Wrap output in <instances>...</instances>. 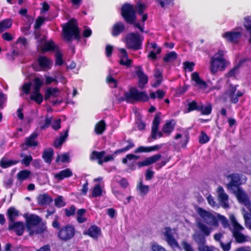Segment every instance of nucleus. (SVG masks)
Listing matches in <instances>:
<instances>
[{
  "label": "nucleus",
  "instance_id": "1",
  "mask_svg": "<svg viewBox=\"0 0 251 251\" xmlns=\"http://www.w3.org/2000/svg\"><path fill=\"white\" fill-rule=\"evenodd\" d=\"M146 8L145 4L139 2L135 7L132 5L126 3L122 8V15L126 22L133 24L136 28L143 32L144 22L148 18L147 14H143Z\"/></svg>",
  "mask_w": 251,
  "mask_h": 251
},
{
  "label": "nucleus",
  "instance_id": "2",
  "mask_svg": "<svg viewBox=\"0 0 251 251\" xmlns=\"http://www.w3.org/2000/svg\"><path fill=\"white\" fill-rule=\"evenodd\" d=\"M196 211L203 222L209 226L218 227L219 222H220L224 227L229 226L228 222L226 217L218 213L206 211L201 207L198 208Z\"/></svg>",
  "mask_w": 251,
  "mask_h": 251
},
{
  "label": "nucleus",
  "instance_id": "3",
  "mask_svg": "<svg viewBox=\"0 0 251 251\" xmlns=\"http://www.w3.org/2000/svg\"><path fill=\"white\" fill-rule=\"evenodd\" d=\"M226 51L219 49L211 57L210 60V71L212 74L218 72H223L229 64V61L225 57Z\"/></svg>",
  "mask_w": 251,
  "mask_h": 251
},
{
  "label": "nucleus",
  "instance_id": "4",
  "mask_svg": "<svg viewBox=\"0 0 251 251\" xmlns=\"http://www.w3.org/2000/svg\"><path fill=\"white\" fill-rule=\"evenodd\" d=\"M41 219L37 215H30L25 217V229L29 236L42 233L46 227L41 224Z\"/></svg>",
  "mask_w": 251,
  "mask_h": 251
},
{
  "label": "nucleus",
  "instance_id": "5",
  "mask_svg": "<svg viewBox=\"0 0 251 251\" xmlns=\"http://www.w3.org/2000/svg\"><path fill=\"white\" fill-rule=\"evenodd\" d=\"M63 36L66 41L71 42L73 39L79 40L80 32L77 23L75 19L70 20L63 25Z\"/></svg>",
  "mask_w": 251,
  "mask_h": 251
},
{
  "label": "nucleus",
  "instance_id": "6",
  "mask_svg": "<svg viewBox=\"0 0 251 251\" xmlns=\"http://www.w3.org/2000/svg\"><path fill=\"white\" fill-rule=\"evenodd\" d=\"M149 99V97L146 92H139L136 88H132L129 92L125 93L123 97L119 98V100L133 103L136 101H147Z\"/></svg>",
  "mask_w": 251,
  "mask_h": 251
},
{
  "label": "nucleus",
  "instance_id": "7",
  "mask_svg": "<svg viewBox=\"0 0 251 251\" xmlns=\"http://www.w3.org/2000/svg\"><path fill=\"white\" fill-rule=\"evenodd\" d=\"M229 218L233 226L232 232L236 241L240 243L250 241L251 238L249 236L244 235L241 233L244 229V227L237 222L235 216L231 214L230 215Z\"/></svg>",
  "mask_w": 251,
  "mask_h": 251
},
{
  "label": "nucleus",
  "instance_id": "8",
  "mask_svg": "<svg viewBox=\"0 0 251 251\" xmlns=\"http://www.w3.org/2000/svg\"><path fill=\"white\" fill-rule=\"evenodd\" d=\"M197 226L202 232L201 234L199 232H196L193 235L194 240L199 245H204L206 242L205 236H208L212 231V228L209 227L201 222H197Z\"/></svg>",
  "mask_w": 251,
  "mask_h": 251
},
{
  "label": "nucleus",
  "instance_id": "9",
  "mask_svg": "<svg viewBox=\"0 0 251 251\" xmlns=\"http://www.w3.org/2000/svg\"><path fill=\"white\" fill-rule=\"evenodd\" d=\"M243 29L242 27H237L231 31H226L222 34V37L227 42L238 43L243 35Z\"/></svg>",
  "mask_w": 251,
  "mask_h": 251
},
{
  "label": "nucleus",
  "instance_id": "10",
  "mask_svg": "<svg viewBox=\"0 0 251 251\" xmlns=\"http://www.w3.org/2000/svg\"><path fill=\"white\" fill-rule=\"evenodd\" d=\"M143 40L138 33L131 32L127 35L126 42L128 48L137 50L141 48Z\"/></svg>",
  "mask_w": 251,
  "mask_h": 251
},
{
  "label": "nucleus",
  "instance_id": "11",
  "mask_svg": "<svg viewBox=\"0 0 251 251\" xmlns=\"http://www.w3.org/2000/svg\"><path fill=\"white\" fill-rule=\"evenodd\" d=\"M228 182L227 184L228 189L233 191L239 186L246 181V178L244 176H240L239 174H233L227 176Z\"/></svg>",
  "mask_w": 251,
  "mask_h": 251
},
{
  "label": "nucleus",
  "instance_id": "12",
  "mask_svg": "<svg viewBox=\"0 0 251 251\" xmlns=\"http://www.w3.org/2000/svg\"><path fill=\"white\" fill-rule=\"evenodd\" d=\"M34 90L31 93L29 99L40 104L43 101V96L40 92V88L43 84V80L39 77H36L34 80Z\"/></svg>",
  "mask_w": 251,
  "mask_h": 251
},
{
  "label": "nucleus",
  "instance_id": "13",
  "mask_svg": "<svg viewBox=\"0 0 251 251\" xmlns=\"http://www.w3.org/2000/svg\"><path fill=\"white\" fill-rule=\"evenodd\" d=\"M236 85H229L225 94V99L229 98L234 103H237L238 98L243 95V93L240 91L236 92Z\"/></svg>",
  "mask_w": 251,
  "mask_h": 251
},
{
  "label": "nucleus",
  "instance_id": "14",
  "mask_svg": "<svg viewBox=\"0 0 251 251\" xmlns=\"http://www.w3.org/2000/svg\"><path fill=\"white\" fill-rule=\"evenodd\" d=\"M75 233L74 227L71 225H67L59 230L58 236L60 239L66 241L72 238Z\"/></svg>",
  "mask_w": 251,
  "mask_h": 251
},
{
  "label": "nucleus",
  "instance_id": "15",
  "mask_svg": "<svg viewBox=\"0 0 251 251\" xmlns=\"http://www.w3.org/2000/svg\"><path fill=\"white\" fill-rule=\"evenodd\" d=\"M27 46L28 42L26 39L23 37H19L13 46V54L18 55L21 51L25 49Z\"/></svg>",
  "mask_w": 251,
  "mask_h": 251
},
{
  "label": "nucleus",
  "instance_id": "16",
  "mask_svg": "<svg viewBox=\"0 0 251 251\" xmlns=\"http://www.w3.org/2000/svg\"><path fill=\"white\" fill-rule=\"evenodd\" d=\"M174 230L170 227H166L163 232L165 240L167 243L173 249L179 248V246L173 236Z\"/></svg>",
  "mask_w": 251,
  "mask_h": 251
},
{
  "label": "nucleus",
  "instance_id": "17",
  "mask_svg": "<svg viewBox=\"0 0 251 251\" xmlns=\"http://www.w3.org/2000/svg\"><path fill=\"white\" fill-rule=\"evenodd\" d=\"M51 117L48 116H46L44 123L40 122L39 123V126L41 129H45L47 128L50 125H51L52 128L54 130H57L60 128L61 119H57L51 123Z\"/></svg>",
  "mask_w": 251,
  "mask_h": 251
},
{
  "label": "nucleus",
  "instance_id": "18",
  "mask_svg": "<svg viewBox=\"0 0 251 251\" xmlns=\"http://www.w3.org/2000/svg\"><path fill=\"white\" fill-rule=\"evenodd\" d=\"M218 199L221 205L224 208L228 207V196L225 192L223 187L219 186L217 190Z\"/></svg>",
  "mask_w": 251,
  "mask_h": 251
},
{
  "label": "nucleus",
  "instance_id": "19",
  "mask_svg": "<svg viewBox=\"0 0 251 251\" xmlns=\"http://www.w3.org/2000/svg\"><path fill=\"white\" fill-rule=\"evenodd\" d=\"M105 153V152L104 151L100 152L94 151L92 153L91 158L92 159H98L99 160L98 163L100 165L102 164L104 162H107L113 159V157L112 155H108L104 157Z\"/></svg>",
  "mask_w": 251,
  "mask_h": 251
},
{
  "label": "nucleus",
  "instance_id": "20",
  "mask_svg": "<svg viewBox=\"0 0 251 251\" xmlns=\"http://www.w3.org/2000/svg\"><path fill=\"white\" fill-rule=\"evenodd\" d=\"M38 134L36 132L32 133L29 137L25 138V142L22 145L23 150H26L28 147H36L38 145L36 138Z\"/></svg>",
  "mask_w": 251,
  "mask_h": 251
},
{
  "label": "nucleus",
  "instance_id": "21",
  "mask_svg": "<svg viewBox=\"0 0 251 251\" xmlns=\"http://www.w3.org/2000/svg\"><path fill=\"white\" fill-rule=\"evenodd\" d=\"M8 229L9 230H13L16 232L17 235L21 236L24 232V231L25 229V226L23 223L21 222L14 221L12 222H10Z\"/></svg>",
  "mask_w": 251,
  "mask_h": 251
},
{
  "label": "nucleus",
  "instance_id": "22",
  "mask_svg": "<svg viewBox=\"0 0 251 251\" xmlns=\"http://www.w3.org/2000/svg\"><path fill=\"white\" fill-rule=\"evenodd\" d=\"M38 41L39 42L38 48L43 52L52 50L55 48V45L52 41L47 42L45 39L42 38Z\"/></svg>",
  "mask_w": 251,
  "mask_h": 251
},
{
  "label": "nucleus",
  "instance_id": "23",
  "mask_svg": "<svg viewBox=\"0 0 251 251\" xmlns=\"http://www.w3.org/2000/svg\"><path fill=\"white\" fill-rule=\"evenodd\" d=\"M175 139L178 141L180 146L185 148L189 141V133L186 131L182 130L181 133L176 134Z\"/></svg>",
  "mask_w": 251,
  "mask_h": 251
},
{
  "label": "nucleus",
  "instance_id": "24",
  "mask_svg": "<svg viewBox=\"0 0 251 251\" xmlns=\"http://www.w3.org/2000/svg\"><path fill=\"white\" fill-rule=\"evenodd\" d=\"M38 64L41 70L47 71L50 69L53 64V62L51 60L49 59L46 56H41L39 57L38 59ZM40 71V70H37Z\"/></svg>",
  "mask_w": 251,
  "mask_h": 251
},
{
  "label": "nucleus",
  "instance_id": "25",
  "mask_svg": "<svg viewBox=\"0 0 251 251\" xmlns=\"http://www.w3.org/2000/svg\"><path fill=\"white\" fill-rule=\"evenodd\" d=\"M191 78L192 80L195 81L196 86L198 87L199 88L204 90L207 88V83L200 77L198 73H193L191 75Z\"/></svg>",
  "mask_w": 251,
  "mask_h": 251
},
{
  "label": "nucleus",
  "instance_id": "26",
  "mask_svg": "<svg viewBox=\"0 0 251 251\" xmlns=\"http://www.w3.org/2000/svg\"><path fill=\"white\" fill-rule=\"evenodd\" d=\"M160 157L161 155L160 154H155L151 157L146 158L143 161L139 162L137 165L139 167L149 166L159 160Z\"/></svg>",
  "mask_w": 251,
  "mask_h": 251
},
{
  "label": "nucleus",
  "instance_id": "27",
  "mask_svg": "<svg viewBox=\"0 0 251 251\" xmlns=\"http://www.w3.org/2000/svg\"><path fill=\"white\" fill-rule=\"evenodd\" d=\"M136 73L139 79V86L141 88H143L148 82V76L144 74L141 67L137 68L136 71Z\"/></svg>",
  "mask_w": 251,
  "mask_h": 251
},
{
  "label": "nucleus",
  "instance_id": "28",
  "mask_svg": "<svg viewBox=\"0 0 251 251\" xmlns=\"http://www.w3.org/2000/svg\"><path fill=\"white\" fill-rule=\"evenodd\" d=\"M101 233L100 228L96 226H92L90 227L84 234H87L93 239H97Z\"/></svg>",
  "mask_w": 251,
  "mask_h": 251
},
{
  "label": "nucleus",
  "instance_id": "29",
  "mask_svg": "<svg viewBox=\"0 0 251 251\" xmlns=\"http://www.w3.org/2000/svg\"><path fill=\"white\" fill-rule=\"evenodd\" d=\"M125 29V25L122 22H119L114 24L112 26L111 34L113 36H117Z\"/></svg>",
  "mask_w": 251,
  "mask_h": 251
},
{
  "label": "nucleus",
  "instance_id": "30",
  "mask_svg": "<svg viewBox=\"0 0 251 251\" xmlns=\"http://www.w3.org/2000/svg\"><path fill=\"white\" fill-rule=\"evenodd\" d=\"M37 199L38 203L41 206L48 205L52 201L51 197L45 193L40 194Z\"/></svg>",
  "mask_w": 251,
  "mask_h": 251
},
{
  "label": "nucleus",
  "instance_id": "31",
  "mask_svg": "<svg viewBox=\"0 0 251 251\" xmlns=\"http://www.w3.org/2000/svg\"><path fill=\"white\" fill-rule=\"evenodd\" d=\"M175 125V121L173 120L167 121L162 127V131L164 133L169 135L173 131Z\"/></svg>",
  "mask_w": 251,
  "mask_h": 251
},
{
  "label": "nucleus",
  "instance_id": "32",
  "mask_svg": "<svg viewBox=\"0 0 251 251\" xmlns=\"http://www.w3.org/2000/svg\"><path fill=\"white\" fill-rule=\"evenodd\" d=\"M136 189L140 196H144L149 192L150 188L148 185L144 184L141 181L137 184Z\"/></svg>",
  "mask_w": 251,
  "mask_h": 251
},
{
  "label": "nucleus",
  "instance_id": "33",
  "mask_svg": "<svg viewBox=\"0 0 251 251\" xmlns=\"http://www.w3.org/2000/svg\"><path fill=\"white\" fill-rule=\"evenodd\" d=\"M160 124V118L156 116L154 119L151 128V138L155 140L157 138V130L158 128V126Z\"/></svg>",
  "mask_w": 251,
  "mask_h": 251
},
{
  "label": "nucleus",
  "instance_id": "34",
  "mask_svg": "<svg viewBox=\"0 0 251 251\" xmlns=\"http://www.w3.org/2000/svg\"><path fill=\"white\" fill-rule=\"evenodd\" d=\"M31 83L30 82H25L23 85L20 88V90L21 91L20 95L21 97H23L24 99H26V97H25V96H27L30 90L31 89Z\"/></svg>",
  "mask_w": 251,
  "mask_h": 251
},
{
  "label": "nucleus",
  "instance_id": "35",
  "mask_svg": "<svg viewBox=\"0 0 251 251\" xmlns=\"http://www.w3.org/2000/svg\"><path fill=\"white\" fill-rule=\"evenodd\" d=\"M72 175V171L70 169H66L55 174L54 176L58 180H62L65 178L70 177Z\"/></svg>",
  "mask_w": 251,
  "mask_h": 251
},
{
  "label": "nucleus",
  "instance_id": "36",
  "mask_svg": "<svg viewBox=\"0 0 251 251\" xmlns=\"http://www.w3.org/2000/svg\"><path fill=\"white\" fill-rule=\"evenodd\" d=\"M103 185L101 182L96 184L92 189V196L93 197H98L101 196L103 192Z\"/></svg>",
  "mask_w": 251,
  "mask_h": 251
},
{
  "label": "nucleus",
  "instance_id": "37",
  "mask_svg": "<svg viewBox=\"0 0 251 251\" xmlns=\"http://www.w3.org/2000/svg\"><path fill=\"white\" fill-rule=\"evenodd\" d=\"M153 76L155 78V82L152 84L153 87H158L162 80V72L157 68L154 71Z\"/></svg>",
  "mask_w": 251,
  "mask_h": 251
},
{
  "label": "nucleus",
  "instance_id": "38",
  "mask_svg": "<svg viewBox=\"0 0 251 251\" xmlns=\"http://www.w3.org/2000/svg\"><path fill=\"white\" fill-rule=\"evenodd\" d=\"M68 130L67 129L63 133H61L59 138H57L54 141V145L55 147L59 148L62 146V144L68 136Z\"/></svg>",
  "mask_w": 251,
  "mask_h": 251
},
{
  "label": "nucleus",
  "instance_id": "39",
  "mask_svg": "<svg viewBox=\"0 0 251 251\" xmlns=\"http://www.w3.org/2000/svg\"><path fill=\"white\" fill-rule=\"evenodd\" d=\"M242 214L245 220L246 226L251 230V212L245 210L244 208L242 209Z\"/></svg>",
  "mask_w": 251,
  "mask_h": 251
},
{
  "label": "nucleus",
  "instance_id": "40",
  "mask_svg": "<svg viewBox=\"0 0 251 251\" xmlns=\"http://www.w3.org/2000/svg\"><path fill=\"white\" fill-rule=\"evenodd\" d=\"M86 212V209L83 208L79 209L77 211L76 218L78 223H83L86 221L87 219L85 216Z\"/></svg>",
  "mask_w": 251,
  "mask_h": 251
},
{
  "label": "nucleus",
  "instance_id": "41",
  "mask_svg": "<svg viewBox=\"0 0 251 251\" xmlns=\"http://www.w3.org/2000/svg\"><path fill=\"white\" fill-rule=\"evenodd\" d=\"M31 175V172L27 170H24L20 171L17 175L18 179L20 182L27 179Z\"/></svg>",
  "mask_w": 251,
  "mask_h": 251
},
{
  "label": "nucleus",
  "instance_id": "42",
  "mask_svg": "<svg viewBox=\"0 0 251 251\" xmlns=\"http://www.w3.org/2000/svg\"><path fill=\"white\" fill-rule=\"evenodd\" d=\"M53 154V151L52 149L46 150L43 153V158L47 163H50L52 161V157Z\"/></svg>",
  "mask_w": 251,
  "mask_h": 251
},
{
  "label": "nucleus",
  "instance_id": "43",
  "mask_svg": "<svg viewBox=\"0 0 251 251\" xmlns=\"http://www.w3.org/2000/svg\"><path fill=\"white\" fill-rule=\"evenodd\" d=\"M18 162V160H9L6 158H3L0 161V166L3 168H6L16 164Z\"/></svg>",
  "mask_w": 251,
  "mask_h": 251
},
{
  "label": "nucleus",
  "instance_id": "44",
  "mask_svg": "<svg viewBox=\"0 0 251 251\" xmlns=\"http://www.w3.org/2000/svg\"><path fill=\"white\" fill-rule=\"evenodd\" d=\"M165 92L162 90H158L156 92H151L150 97L151 99H157L161 100L165 96Z\"/></svg>",
  "mask_w": 251,
  "mask_h": 251
},
{
  "label": "nucleus",
  "instance_id": "45",
  "mask_svg": "<svg viewBox=\"0 0 251 251\" xmlns=\"http://www.w3.org/2000/svg\"><path fill=\"white\" fill-rule=\"evenodd\" d=\"M12 21L10 19H5L0 22V32L10 28L12 25Z\"/></svg>",
  "mask_w": 251,
  "mask_h": 251
},
{
  "label": "nucleus",
  "instance_id": "46",
  "mask_svg": "<svg viewBox=\"0 0 251 251\" xmlns=\"http://www.w3.org/2000/svg\"><path fill=\"white\" fill-rule=\"evenodd\" d=\"M58 94V91L56 88H48L46 92L45 99L46 100H48L50 97H55L57 96Z\"/></svg>",
  "mask_w": 251,
  "mask_h": 251
},
{
  "label": "nucleus",
  "instance_id": "47",
  "mask_svg": "<svg viewBox=\"0 0 251 251\" xmlns=\"http://www.w3.org/2000/svg\"><path fill=\"white\" fill-rule=\"evenodd\" d=\"M105 129V123L104 121L101 120L98 123L95 128V132L98 134H101Z\"/></svg>",
  "mask_w": 251,
  "mask_h": 251
},
{
  "label": "nucleus",
  "instance_id": "48",
  "mask_svg": "<svg viewBox=\"0 0 251 251\" xmlns=\"http://www.w3.org/2000/svg\"><path fill=\"white\" fill-rule=\"evenodd\" d=\"M21 157L23 159L21 160L22 164L27 167L29 165L30 162L32 161V157L31 155H25L24 153L21 154Z\"/></svg>",
  "mask_w": 251,
  "mask_h": 251
},
{
  "label": "nucleus",
  "instance_id": "49",
  "mask_svg": "<svg viewBox=\"0 0 251 251\" xmlns=\"http://www.w3.org/2000/svg\"><path fill=\"white\" fill-rule=\"evenodd\" d=\"M7 213L10 222H14L15 218L18 216V211L13 207L9 208Z\"/></svg>",
  "mask_w": 251,
  "mask_h": 251
},
{
  "label": "nucleus",
  "instance_id": "50",
  "mask_svg": "<svg viewBox=\"0 0 251 251\" xmlns=\"http://www.w3.org/2000/svg\"><path fill=\"white\" fill-rule=\"evenodd\" d=\"M177 58V54L175 51H171L168 53L163 58L165 62H170L174 61Z\"/></svg>",
  "mask_w": 251,
  "mask_h": 251
},
{
  "label": "nucleus",
  "instance_id": "51",
  "mask_svg": "<svg viewBox=\"0 0 251 251\" xmlns=\"http://www.w3.org/2000/svg\"><path fill=\"white\" fill-rule=\"evenodd\" d=\"M188 108L185 112L188 113L193 110L199 111L201 108V105H198L197 103L195 101H192L188 104Z\"/></svg>",
  "mask_w": 251,
  "mask_h": 251
},
{
  "label": "nucleus",
  "instance_id": "52",
  "mask_svg": "<svg viewBox=\"0 0 251 251\" xmlns=\"http://www.w3.org/2000/svg\"><path fill=\"white\" fill-rule=\"evenodd\" d=\"M106 82L108 84V85L111 88L116 87L118 84V82L117 80L110 75H109L107 77Z\"/></svg>",
  "mask_w": 251,
  "mask_h": 251
},
{
  "label": "nucleus",
  "instance_id": "53",
  "mask_svg": "<svg viewBox=\"0 0 251 251\" xmlns=\"http://www.w3.org/2000/svg\"><path fill=\"white\" fill-rule=\"evenodd\" d=\"M139 158V157L138 156L133 154H128L126 155V158L123 159L122 162L123 163L126 164L127 163V161L128 160L129 161H132L131 163H133L137 160Z\"/></svg>",
  "mask_w": 251,
  "mask_h": 251
},
{
  "label": "nucleus",
  "instance_id": "54",
  "mask_svg": "<svg viewBox=\"0 0 251 251\" xmlns=\"http://www.w3.org/2000/svg\"><path fill=\"white\" fill-rule=\"evenodd\" d=\"M55 205L57 207H63L66 205L63 197L61 196H58L54 199Z\"/></svg>",
  "mask_w": 251,
  "mask_h": 251
},
{
  "label": "nucleus",
  "instance_id": "55",
  "mask_svg": "<svg viewBox=\"0 0 251 251\" xmlns=\"http://www.w3.org/2000/svg\"><path fill=\"white\" fill-rule=\"evenodd\" d=\"M75 211L76 208L74 205L65 209V213L67 217H70L75 215Z\"/></svg>",
  "mask_w": 251,
  "mask_h": 251
},
{
  "label": "nucleus",
  "instance_id": "56",
  "mask_svg": "<svg viewBox=\"0 0 251 251\" xmlns=\"http://www.w3.org/2000/svg\"><path fill=\"white\" fill-rule=\"evenodd\" d=\"M243 24L247 30L251 34V17H245Z\"/></svg>",
  "mask_w": 251,
  "mask_h": 251
},
{
  "label": "nucleus",
  "instance_id": "57",
  "mask_svg": "<svg viewBox=\"0 0 251 251\" xmlns=\"http://www.w3.org/2000/svg\"><path fill=\"white\" fill-rule=\"evenodd\" d=\"M212 107L210 105L207 106H203L201 105V108L199 111L201 112V114L203 115H209L211 113Z\"/></svg>",
  "mask_w": 251,
  "mask_h": 251
},
{
  "label": "nucleus",
  "instance_id": "58",
  "mask_svg": "<svg viewBox=\"0 0 251 251\" xmlns=\"http://www.w3.org/2000/svg\"><path fill=\"white\" fill-rule=\"evenodd\" d=\"M151 246L152 251H166L164 248L155 242L151 243Z\"/></svg>",
  "mask_w": 251,
  "mask_h": 251
},
{
  "label": "nucleus",
  "instance_id": "59",
  "mask_svg": "<svg viewBox=\"0 0 251 251\" xmlns=\"http://www.w3.org/2000/svg\"><path fill=\"white\" fill-rule=\"evenodd\" d=\"M69 160V156L68 153H64L62 155H58L56 161H61L62 162H67Z\"/></svg>",
  "mask_w": 251,
  "mask_h": 251
},
{
  "label": "nucleus",
  "instance_id": "60",
  "mask_svg": "<svg viewBox=\"0 0 251 251\" xmlns=\"http://www.w3.org/2000/svg\"><path fill=\"white\" fill-rule=\"evenodd\" d=\"M56 79V83H57V79L63 84H65L67 82L66 78L62 75L60 72H56L54 75Z\"/></svg>",
  "mask_w": 251,
  "mask_h": 251
},
{
  "label": "nucleus",
  "instance_id": "61",
  "mask_svg": "<svg viewBox=\"0 0 251 251\" xmlns=\"http://www.w3.org/2000/svg\"><path fill=\"white\" fill-rule=\"evenodd\" d=\"M46 20V19L42 17H39L36 20L35 23L34 25V28L36 30L38 29L41 26V25L43 24L44 22Z\"/></svg>",
  "mask_w": 251,
  "mask_h": 251
},
{
  "label": "nucleus",
  "instance_id": "62",
  "mask_svg": "<svg viewBox=\"0 0 251 251\" xmlns=\"http://www.w3.org/2000/svg\"><path fill=\"white\" fill-rule=\"evenodd\" d=\"M132 60L128 58V56L120 59V63L122 65L129 67L132 63Z\"/></svg>",
  "mask_w": 251,
  "mask_h": 251
},
{
  "label": "nucleus",
  "instance_id": "63",
  "mask_svg": "<svg viewBox=\"0 0 251 251\" xmlns=\"http://www.w3.org/2000/svg\"><path fill=\"white\" fill-rule=\"evenodd\" d=\"M209 140L208 136L202 131L199 136V142L201 144H205Z\"/></svg>",
  "mask_w": 251,
  "mask_h": 251
},
{
  "label": "nucleus",
  "instance_id": "64",
  "mask_svg": "<svg viewBox=\"0 0 251 251\" xmlns=\"http://www.w3.org/2000/svg\"><path fill=\"white\" fill-rule=\"evenodd\" d=\"M198 250L199 251H214V249L212 247L204 245H199Z\"/></svg>",
  "mask_w": 251,
  "mask_h": 251
}]
</instances>
